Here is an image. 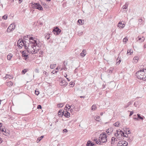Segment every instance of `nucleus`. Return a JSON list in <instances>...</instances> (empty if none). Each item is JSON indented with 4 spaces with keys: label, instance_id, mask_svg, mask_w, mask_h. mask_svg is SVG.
Listing matches in <instances>:
<instances>
[{
    "label": "nucleus",
    "instance_id": "obj_1",
    "mask_svg": "<svg viewBox=\"0 0 146 146\" xmlns=\"http://www.w3.org/2000/svg\"><path fill=\"white\" fill-rule=\"evenodd\" d=\"M29 40L27 41L19 39L17 42L18 46L22 48L24 46L25 48L27 50L28 52L29 53L35 54L36 53L39 51V46L38 42L33 37L29 38Z\"/></svg>",
    "mask_w": 146,
    "mask_h": 146
},
{
    "label": "nucleus",
    "instance_id": "obj_2",
    "mask_svg": "<svg viewBox=\"0 0 146 146\" xmlns=\"http://www.w3.org/2000/svg\"><path fill=\"white\" fill-rule=\"evenodd\" d=\"M136 76L139 79L144 81L146 80V69L140 70L137 72Z\"/></svg>",
    "mask_w": 146,
    "mask_h": 146
},
{
    "label": "nucleus",
    "instance_id": "obj_3",
    "mask_svg": "<svg viewBox=\"0 0 146 146\" xmlns=\"http://www.w3.org/2000/svg\"><path fill=\"white\" fill-rule=\"evenodd\" d=\"M107 136L106 134H101L99 138V140L100 143H105L107 141Z\"/></svg>",
    "mask_w": 146,
    "mask_h": 146
},
{
    "label": "nucleus",
    "instance_id": "obj_4",
    "mask_svg": "<svg viewBox=\"0 0 146 146\" xmlns=\"http://www.w3.org/2000/svg\"><path fill=\"white\" fill-rule=\"evenodd\" d=\"M15 25L14 24H11L8 28L7 30V32L9 33L12 31H13L15 29Z\"/></svg>",
    "mask_w": 146,
    "mask_h": 146
},
{
    "label": "nucleus",
    "instance_id": "obj_5",
    "mask_svg": "<svg viewBox=\"0 0 146 146\" xmlns=\"http://www.w3.org/2000/svg\"><path fill=\"white\" fill-rule=\"evenodd\" d=\"M33 8L38 9L39 10H42L43 9L42 7L38 3H35L33 6Z\"/></svg>",
    "mask_w": 146,
    "mask_h": 146
},
{
    "label": "nucleus",
    "instance_id": "obj_6",
    "mask_svg": "<svg viewBox=\"0 0 146 146\" xmlns=\"http://www.w3.org/2000/svg\"><path fill=\"white\" fill-rule=\"evenodd\" d=\"M29 53L27 50H25L22 52V56L23 57H24L25 59L26 60L28 56V53Z\"/></svg>",
    "mask_w": 146,
    "mask_h": 146
},
{
    "label": "nucleus",
    "instance_id": "obj_7",
    "mask_svg": "<svg viewBox=\"0 0 146 146\" xmlns=\"http://www.w3.org/2000/svg\"><path fill=\"white\" fill-rule=\"evenodd\" d=\"M65 117H68L70 116V113L67 111H63V113H62Z\"/></svg>",
    "mask_w": 146,
    "mask_h": 146
},
{
    "label": "nucleus",
    "instance_id": "obj_8",
    "mask_svg": "<svg viewBox=\"0 0 146 146\" xmlns=\"http://www.w3.org/2000/svg\"><path fill=\"white\" fill-rule=\"evenodd\" d=\"M68 83L66 82V81L64 80H62L61 82H60V85L61 86H66Z\"/></svg>",
    "mask_w": 146,
    "mask_h": 146
},
{
    "label": "nucleus",
    "instance_id": "obj_9",
    "mask_svg": "<svg viewBox=\"0 0 146 146\" xmlns=\"http://www.w3.org/2000/svg\"><path fill=\"white\" fill-rule=\"evenodd\" d=\"M125 24H122L121 22H119L118 24V27L120 29L123 28L125 27Z\"/></svg>",
    "mask_w": 146,
    "mask_h": 146
},
{
    "label": "nucleus",
    "instance_id": "obj_10",
    "mask_svg": "<svg viewBox=\"0 0 146 146\" xmlns=\"http://www.w3.org/2000/svg\"><path fill=\"white\" fill-rule=\"evenodd\" d=\"M61 31L60 29L57 27L56 29L53 30V32H54V34L56 33L57 34H58L61 32Z\"/></svg>",
    "mask_w": 146,
    "mask_h": 146
},
{
    "label": "nucleus",
    "instance_id": "obj_11",
    "mask_svg": "<svg viewBox=\"0 0 146 146\" xmlns=\"http://www.w3.org/2000/svg\"><path fill=\"white\" fill-rule=\"evenodd\" d=\"M94 145L93 143L91 142L90 141H88L86 145L87 146H93Z\"/></svg>",
    "mask_w": 146,
    "mask_h": 146
},
{
    "label": "nucleus",
    "instance_id": "obj_12",
    "mask_svg": "<svg viewBox=\"0 0 146 146\" xmlns=\"http://www.w3.org/2000/svg\"><path fill=\"white\" fill-rule=\"evenodd\" d=\"M63 113V111L62 110H60L58 113V115L60 117H62L63 114L62 113Z\"/></svg>",
    "mask_w": 146,
    "mask_h": 146
},
{
    "label": "nucleus",
    "instance_id": "obj_13",
    "mask_svg": "<svg viewBox=\"0 0 146 146\" xmlns=\"http://www.w3.org/2000/svg\"><path fill=\"white\" fill-rule=\"evenodd\" d=\"M132 102L130 101L126 105H125L124 108H128L129 106L131 105L132 104Z\"/></svg>",
    "mask_w": 146,
    "mask_h": 146
},
{
    "label": "nucleus",
    "instance_id": "obj_14",
    "mask_svg": "<svg viewBox=\"0 0 146 146\" xmlns=\"http://www.w3.org/2000/svg\"><path fill=\"white\" fill-rule=\"evenodd\" d=\"M139 59V57L138 56H135L134 57L133 60H134V62L135 63L137 62Z\"/></svg>",
    "mask_w": 146,
    "mask_h": 146
},
{
    "label": "nucleus",
    "instance_id": "obj_15",
    "mask_svg": "<svg viewBox=\"0 0 146 146\" xmlns=\"http://www.w3.org/2000/svg\"><path fill=\"white\" fill-rule=\"evenodd\" d=\"M117 140V139L114 137H112L111 139V144H114V141Z\"/></svg>",
    "mask_w": 146,
    "mask_h": 146
},
{
    "label": "nucleus",
    "instance_id": "obj_16",
    "mask_svg": "<svg viewBox=\"0 0 146 146\" xmlns=\"http://www.w3.org/2000/svg\"><path fill=\"white\" fill-rule=\"evenodd\" d=\"M133 52V50L130 49H128L127 50V54H128L129 53H130V55Z\"/></svg>",
    "mask_w": 146,
    "mask_h": 146
},
{
    "label": "nucleus",
    "instance_id": "obj_17",
    "mask_svg": "<svg viewBox=\"0 0 146 146\" xmlns=\"http://www.w3.org/2000/svg\"><path fill=\"white\" fill-rule=\"evenodd\" d=\"M13 56V55L11 54H9L7 56V58L8 60H10Z\"/></svg>",
    "mask_w": 146,
    "mask_h": 146
},
{
    "label": "nucleus",
    "instance_id": "obj_18",
    "mask_svg": "<svg viewBox=\"0 0 146 146\" xmlns=\"http://www.w3.org/2000/svg\"><path fill=\"white\" fill-rule=\"evenodd\" d=\"M97 108V107L96 105H93L91 108V110L94 111L96 110Z\"/></svg>",
    "mask_w": 146,
    "mask_h": 146
},
{
    "label": "nucleus",
    "instance_id": "obj_19",
    "mask_svg": "<svg viewBox=\"0 0 146 146\" xmlns=\"http://www.w3.org/2000/svg\"><path fill=\"white\" fill-rule=\"evenodd\" d=\"M43 136H42L38 138L37 140H36V142L38 143L44 137Z\"/></svg>",
    "mask_w": 146,
    "mask_h": 146
},
{
    "label": "nucleus",
    "instance_id": "obj_20",
    "mask_svg": "<svg viewBox=\"0 0 146 146\" xmlns=\"http://www.w3.org/2000/svg\"><path fill=\"white\" fill-rule=\"evenodd\" d=\"M85 50H83L82 52L80 54V55L82 57H84L86 55V54H85Z\"/></svg>",
    "mask_w": 146,
    "mask_h": 146
},
{
    "label": "nucleus",
    "instance_id": "obj_21",
    "mask_svg": "<svg viewBox=\"0 0 146 146\" xmlns=\"http://www.w3.org/2000/svg\"><path fill=\"white\" fill-rule=\"evenodd\" d=\"M4 78H5V79L9 78V79H11L12 78H13L12 77V76L9 74H6Z\"/></svg>",
    "mask_w": 146,
    "mask_h": 146
},
{
    "label": "nucleus",
    "instance_id": "obj_22",
    "mask_svg": "<svg viewBox=\"0 0 146 146\" xmlns=\"http://www.w3.org/2000/svg\"><path fill=\"white\" fill-rule=\"evenodd\" d=\"M56 64H52L50 65V68L53 69L55 67Z\"/></svg>",
    "mask_w": 146,
    "mask_h": 146
},
{
    "label": "nucleus",
    "instance_id": "obj_23",
    "mask_svg": "<svg viewBox=\"0 0 146 146\" xmlns=\"http://www.w3.org/2000/svg\"><path fill=\"white\" fill-rule=\"evenodd\" d=\"M31 37H30V36L27 35L26 36H25L24 37V39H25V40H28V38L29 39V38Z\"/></svg>",
    "mask_w": 146,
    "mask_h": 146
},
{
    "label": "nucleus",
    "instance_id": "obj_24",
    "mask_svg": "<svg viewBox=\"0 0 146 146\" xmlns=\"http://www.w3.org/2000/svg\"><path fill=\"white\" fill-rule=\"evenodd\" d=\"M100 117L99 116L95 117L94 119L97 121H99L100 120Z\"/></svg>",
    "mask_w": 146,
    "mask_h": 146
},
{
    "label": "nucleus",
    "instance_id": "obj_25",
    "mask_svg": "<svg viewBox=\"0 0 146 146\" xmlns=\"http://www.w3.org/2000/svg\"><path fill=\"white\" fill-rule=\"evenodd\" d=\"M111 131H112V129H107L106 132L108 133H110L111 132Z\"/></svg>",
    "mask_w": 146,
    "mask_h": 146
},
{
    "label": "nucleus",
    "instance_id": "obj_26",
    "mask_svg": "<svg viewBox=\"0 0 146 146\" xmlns=\"http://www.w3.org/2000/svg\"><path fill=\"white\" fill-rule=\"evenodd\" d=\"M118 133L119 134H121V136H123V135H124V133L122 131H121V130H119V132Z\"/></svg>",
    "mask_w": 146,
    "mask_h": 146
},
{
    "label": "nucleus",
    "instance_id": "obj_27",
    "mask_svg": "<svg viewBox=\"0 0 146 146\" xmlns=\"http://www.w3.org/2000/svg\"><path fill=\"white\" fill-rule=\"evenodd\" d=\"M13 83L11 82H9L7 83V85L9 86H11L13 85Z\"/></svg>",
    "mask_w": 146,
    "mask_h": 146
},
{
    "label": "nucleus",
    "instance_id": "obj_28",
    "mask_svg": "<svg viewBox=\"0 0 146 146\" xmlns=\"http://www.w3.org/2000/svg\"><path fill=\"white\" fill-rule=\"evenodd\" d=\"M127 5H128V4L127 3H125V5H124L123 6V9H127Z\"/></svg>",
    "mask_w": 146,
    "mask_h": 146
},
{
    "label": "nucleus",
    "instance_id": "obj_29",
    "mask_svg": "<svg viewBox=\"0 0 146 146\" xmlns=\"http://www.w3.org/2000/svg\"><path fill=\"white\" fill-rule=\"evenodd\" d=\"M68 106H69V105L68 104H66L65 108V110L66 111L69 110H68V108H69Z\"/></svg>",
    "mask_w": 146,
    "mask_h": 146
},
{
    "label": "nucleus",
    "instance_id": "obj_30",
    "mask_svg": "<svg viewBox=\"0 0 146 146\" xmlns=\"http://www.w3.org/2000/svg\"><path fill=\"white\" fill-rule=\"evenodd\" d=\"M119 122H117L115 123L114 124V125L116 127H118L119 126Z\"/></svg>",
    "mask_w": 146,
    "mask_h": 146
},
{
    "label": "nucleus",
    "instance_id": "obj_31",
    "mask_svg": "<svg viewBox=\"0 0 146 146\" xmlns=\"http://www.w3.org/2000/svg\"><path fill=\"white\" fill-rule=\"evenodd\" d=\"M7 15H5L2 17V19L5 20L7 19Z\"/></svg>",
    "mask_w": 146,
    "mask_h": 146
},
{
    "label": "nucleus",
    "instance_id": "obj_32",
    "mask_svg": "<svg viewBox=\"0 0 146 146\" xmlns=\"http://www.w3.org/2000/svg\"><path fill=\"white\" fill-rule=\"evenodd\" d=\"M116 131L117 133H115V136L117 137L119 135V134L118 133L119 130H116Z\"/></svg>",
    "mask_w": 146,
    "mask_h": 146
},
{
    "label": "nucleus",
    "instance_id": "obj_33",
    "mask_svg": "<svg viewBox=\"0 0 146 146\" xmlns=\"http://www.w3.org/2000/svg\"><path fill=\"white\" fill-rule=\"evenodd\" d=\"M78 34L79 35H81L82 34L83 32L81 31H78Z\"/></svg>",
    "mask_w": 146,
    "mask_h": 146
},
{
    "label": "nucleus",
    "instance_id": "obj_34",
    "mask_svg": "<svg viewBox=\"0 0 146 146\" xmlns=\"http://www.w3.org/2000/svg\"><path fill=\"white\" fill-rule=\"evenodd\" d=\"M128 39L127 37H125L123 39V42H125V43L127 41Z\"/></svg>",
    "mask_w": 146,
    "mask_h": 146
},
{
    "label": "nucleus",
    "instance_id": "obj_35",
    "mask_svg": "<svg viewBox=\"0 0 146 146\" xmlns=\"http://www.w3.org/2000/svg\"><path fill=\"white\" fill-rule=\"evenodd\" d=\"M137 115L138 116V118L140 119H142V120H143V118L141 117L140 115L139 114H137Z\"/></svg>",
    "mask_w": 146,
    "mask_h": 146
},
{
    "label": "nucleus",
    "instance_id": "obj_36",
    "mask_svg": "<svg viewBox=\"0 0 146 146\" xmlns=\"http://www.w3.org/2000/svg\"><path fill=\"white\" fill-rule=\"evenodd\" d=\"M27 71V70L26 69H24V70H23L22 71V73H23L24 74H25Z\"/></svg>",
    "mask_w": 146,
    "mask_h": 146
},
{
    "label": "nucleus",
    "instance_id": "obj_37",
    "mask_svg": "<svg viewBox=\"0 0 146 146\" xmlns=\"http://www.w3.org/2000/svg\"><path fill=\"white\" fill-rule=\"evenodd\" d=\"M35 93L36 95H38L39 94V93L38 91L35 90Z\"/></svg>",
    "mask_w": 146,
    "mask_h": 146
},
{
    "label": "nucleus",
    "instance_id": "obj_38",
    "mask_svg": "<svg viewBox=\"0 0 146 146\" xmlns=\"http://www.w3.org/2000/svg\"><path fill=\"white\" fill-rule=\"evenodd\" d=\"M123 145L124 146H127L128 145V143L126 141H125L124 143H122Z\"/></svg>",
    "mask_w": 146,
    "mask_h": 146
},
{
    "label": "nucleus",
    "instance_id": "obj_39",
    "mask_svg": "<svg viewBox=\"0 0 146 146\" xmlns=\"http://www.w3.org/2000/svg\"><path fill=\"white\" fill-rule=\"evenodd\" d=\"M67 70V68L66 66H64L63 67L61 68V70Z\"/></svg>",
    "mask_w": 146,
    "mask_h": 146
},
{
    "label": "nucleus",
    "instance_id": "obj_40",
    "mask_svg": "<svg viewBox=\"0 0 146 146\" xmlns=\"http://www.w3.org/2000/svg\"><path fill=\"white\" fill-rule=\"evenodd\" d=\"M58 106L59 108H61L63 106V105L62 104H58Z\"/></svg>",
    "mask_w": 146,
    "mask_h": 146
},
{
    "label": "nucleus",
    "instance_id": "obj_41",
    "mask_svg": "<svg viewBox=\"0 0 146 146\" xmlns=\"http://www.w3.org/2000/svg\"><path fill=\"white\" fill-rule=\"evenodd\" d=\"M145 39V38L144 36H143L142 37V39L141 40L140 42H143Z\"/></svg>",
    "mask_w": 146,
    "mask_h": 146
},
{
    "label": "nucleus",
    "instance_id": "obj_42",
    "mask_svg": "<svg viewBox=\"0 0 146 146\" xmlns=\"http://www.w3.org/2000/svg\"><path fill=\"white\" fill-rule=\"evenodd\" d=\"M44 74V76L45 77L47 76L48 75V73L46 71H44L43 72Z\"/></svg>",
    "mask_w": 146,
    "mask_h": 146
},
{
    "label": "nucleus",
    "instance_id": "obj_43",
    "mask_svg": "<svg viewBox=\"0 0 146 146\" xmlns=\"http://www.w3.org/2000/svg\"><path fill=\"white\" fill-rule=\"evenodd\" d=\"M78 23H79L80 24H82V20H81V19L78 20Z\"/></svg>",
    "mask_w": 146,
    "mask_h": 146
},
{
    "label": "nucleus",
    "instance_id": "obj_44",
    "mask_svg": "<svg viewBox=\"0 0 146 146\" xmlns=\"http://www.w3.org/2000/svg\"><path fill=\"white\" fill-rule=\"evenodd\" d=\"M42 108L41 106L40 105H38L37 107V108L38 109H41Z\"/></svg>",
    "mask_w": 146,
    "mask_h": 146
},
{
    "label": "nucleus",
    "instance_id": "obj_45",
    "mask_svg": "<svg viewBox=\"0 0 146 146\" xmlns=\"http://www.w3.org/2000/svg\"><path fill=\"white\" fill-rule=\"evenodd\" d=\"M117 145L118 146H124L123 145V144L121 143H120V142L118 143Z\"/></svg>",
    "mask_w": 146,
    "mask_h": 146
},
{
    "label": "nucleus",
    "instance_id": "obj_46",
    "mask_svg": "<svg viewBox=\"0 0 146 146\" xmlns=\"http://www.w3.org/2000/svg\"><path fill=\"white\" fill-rule=\"evenodd\" d=\"M142 20L141 19H140L138 20V22H139V24H141V23L142 22Z\"/></svg>",
    "mask_w": 146,
    "mask_h": 146
},
{
    "label": "nucleus",
    "instance_id": "obj_47",
    "mask_svg": "<svg viewBox=\"0 0 146 146\" xmlns=\"http://www.w3.org/2000/svg\"><path fill=\"white\" fill-rule=\"evenodd\" d=\"M63 131L64 133H66L67 132V130L66 129H64L63 130Z\"/></svg>",
    "mask_w": 146,
    "mask_h": 146
},
{
    "label": "nucleus",
    "instance_id": "obj_48",
    "mask_svg": "<svg viewBox=\"0 0 146 146\" xmlns=\"http://www.w3.org/2000/svg\"><path fill=\"white\" fill-rule=\"evenodd\" d=\"M46 38H47V40L49 39V34H47L46 36Z\"/></svg>",
    "mask_w": 146,
    "mask_h": 146
},
{
    "label": "nucleus",
    "instance_id": "obj_49",
    "mask_svg": "<svg viewBox=\"0 0 146 146\" xmlns=\"http://www.w3.org/2000/svg\"><path fill=\"white\" fill-rule=\"evenodd\" d=\"M133 111H131L129 115V116H131V115H132L133 114Z\"/></svg>",
    "mask_w": 146,
    "mask_h": 146
},
{
    "label": "nucleus",
    "instance_id": "obj_50",
    "mask_svg": "<svg viewBox=\"0 0 146 146\" xmlns=\"http://www.w3.org/2000/svg\"><path fill=\"white\" fill-rule=\"evenodd\" d=\"M58 72V71H56L55 70H53L52 72V73H53V74H54L55 73H57Z\"/></svg>",
    "mask_w": 146,
    "mask_h": 146
},
{
    "label": "nucleus",
    "instance_id": "obj_51",
    "mask_svg": "<svg viewBox=\"0 0 146 146\" xmlns=\"http://www.w3.org/2000/svg\"><path fill=\"white\" fill-rule=\"evenodd\" d=\"M0 131H1L2 132H3L4 131V129L3 128H2V127L0 128Z\"/></svg>",
    "mask_w": 146,
    "mask_h": 146
},
{
    "label": "nucleus",
    "instance_id": "obj_52",
    "mask_svg": "<svg viewBox=\"0 0 146 146\" xmlns=\"http://www.w3.org/2000/svg\"><path fill=\"white\" fill-rule=\"evenodd\" d=\"M35 71L36 72L38 73L39 72V70L37 69H36Z\"/></svg>",
    "mask_w": 146,
    "mask_h": 146
},
{
    "label": "nucleus",
    "instance_id": "obj_53",
    "mask_svg": "<svg viewBox=\"0 0 146 146\" xmlns=\"http://www.w3.org/2000/svg\"><path fill=\"white\" fill-rule=\"evenodd\" d=\"M64 76L66 77H66L67 76V74H66V73H65L64 74Z\"/></svg>",
    "mask_w": 146,
    "mask_h": 146
},
{
    "label": "nucleus",
    "instance_id": "obj_54",
    "mask_svg": "<svg viewBox=\"0 0 146 146\" xmlns=\"http://www.w3.org/2000/svg\"><path fill=\"white\" fill-rule=\"evenodd\" d=\"M123 136L125 137H127L128 135L127 134L126 135H123Z\"/></svg>",
    "mask_w": 146,
    "mask_h": 146
},
{
    "label": "nucleus",
    "instance_id": "obj_55",
    "mask_svg": "<svg viewBox=\"0 0 146 146\" xmlns=\"http://www.w3.org/2000/svg\"><path fill=\"white\" fill-rule=\"evenodd\" d=\"M96 143L98 144H99V143H100L99 142H98L97 140H96Z\"/></svg>",
    "mask_w": 146,
    "mask_h": 146
},
{
    "label": "nucleus",
    "instance_id": "obj_56",
    "mask_svg": "<svg viewBox=\"0 0 146 146\" xmlns=\"http://www.w3.org/2000/svg\"><path fill=\"white\" fill-rule=\"evenodd\" d=\"M2 140L1 138H0V143H2Z\"/></svg>",
    "mask_w": 146,
    "mask_h": 146
},
{
    "label": "nucleus",
    "instance_id": "obj_57",
    "mask_svg": "<svg viewBox=\"0 0 146 146\" xmlns=\"http://www.w3.org/2000/svg\"><path fill=\"white\" fill-rule=\"evenodd\" d=\"M65 62L64 61L63 63V65H64V66H66V65L65 64Z\"/></svg>",
    "mask_w": 146,
    "mask_h": 146
},
{
    "label": "nucleus",
    "instance_id": "obj_58",
    "mask_svg": "<svg viewBox=\"0 0 146 146\" xmlns=\"http://www.w3.org/2000/svg\"><path fill=\"white\" fill-rule=\"evenodd\" d=\"M2 123H0V128L2 127Z\"/></svg>",
    "mask_w": 146,
    "mask_h": 146
},
{
    "label": "nucleus",
    "instance_id": "obj_59",
    "mask_svg": "<svg viewBox=\"0 0 146 146\" xmlns=\"http://www.w3.org/2000/svg\"><path fill=\"white\" fill-rule=\"evenodd\" d=\"M66 78V79H67V80H68V81H69H69H70V79H69L68 78Z\"/></svg>",
    "mask_w": 146,
    "mask_h": 146
},
{
    "label": "nucleus",
    "instance_id": "obj_60",
    "mask_svg": "<svg viewBox=\"0 0 146 146\" xmlns=\"http://www.w3.org/2000/svg\"><path fill=\"white\" fill-rule=\"evenodd\" d=\"M144 48H146V44H144L143 46Z\"/></svg>",
    "mask_w": 146,
    "mask_h": 146
},
{
    "label": "nucleus",
    "instance_id": "obj_61",
    "mask_svg": "<svg viewBox=\"0 0 146 146\" xmlns=\"http://www.w3.org/2000/svg\"><path fill=\"white\" fill-rule=\"evenodd\" d=\"M70 85H73V83L72 82H70Z\"/></svg>",
    "mask_w": 146,
    "mask_h": 146
},
{
    "label": "nucleus",
    "instance_id": "obj_62",
    "mask_svg": "<svg viewBox=\"0 0 146 146\" xmlns=\"http://www.w3.org/2000/svg\"><path fill=\"white\" fill-rule=\"evenodd\" d=\"M103 112H101L100 113V115L101 116L102 115H103Z\"/></svg>",
    "mask_w": 146,
    "mask_h": 146
},
{
    "label": "nucleus",
    "instance_id": "obj_63",
    "mask_svg": "<svg viewBox=\"0 0 146 146\" xmlns=\"http://www.w3.org/2000/svg\"><path fill=\"white\" fill-rule=\"evenodd\" d=\"M69 107V108H68V110H69L71 108V106L69 105V106H68Z\"/></svg>",
    "mask_w": 146,
    "mask_h": 146
},
{
    "label": "nucleus",
    "instance_id": "obj_64",
    "mask_svg": "<svg viewBox=\"0 0 146 146\" xmlns=\"http://www.w3.org/2000/svg\"><path fill=\"white\" fill-rule=\"evenodd\" d=\"M20 1V3H21L22 1V0H19Z\"/></svg>",
    "mask_w": 146,
    "mask_h": 146
}]
</instances>
